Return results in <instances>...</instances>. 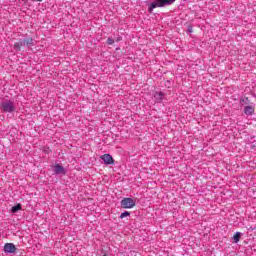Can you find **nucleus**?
<instances>
[{"label": "nucleus", "mask_w": 256, "mask_h": 256, "mask_svg": "<svg viewBox=\"0 0 256 256\" xmlns=\"http://www.w3.org/2000/svg\"><path fill=\"white\" fill-rule=\"evenodd\" d=\"M175 0H154V2L150 3L148 11L149 13H153V9L167 7V5H173Z\"/></svg>", "instance_id": "1"}, {"label": "nucleus", "mask_w": 256, "mask_h": 256, "mask_svg": "<svg viewBox=\"0 0 256 256\" xmlns=\"http://www.w3.org/2000/svg\"><path fill=\"white\" fill-rule=\"evenodd\" d=\"M1 110L3 113H13L15 111V103L11 100H7L1 103Z\"/></svg>", "instance_id": "2"}, {"label": "nucleus", "mask_w": 256, "mask_h": 256, "mask_svg": "<svg viewBox=\"0 0 256 256\" xmlns=\"http://www.w3.org/2000/svg\"><path fill=\"white\" fill-rule=\"evenodd\" d=\"M135 205H136V201L133 198H124L121 200L122 209H133Z\"/></svg>", "instance_id": "3"}, {"label": "nucleus", "mask_w": 256, "mask_h": 256, "mask_svg": "<svg viewBox=\"0 0 256 256\" xmlns=\"http://www.w3.org/2000/svg\"><path fill=\"white\" fill-rule=\"evenodd\" d=\"M17 251V247L13 243H6L4 245V253H15Z\"/></svg>", "instance_id": "4"}, {"label": "nucleus", "mask_w": 256, "mask_h": 256, "mask_svg": "<svg viewBox=\"0 0 256 256\" xmlns=\"http://www.w3.org/2000/svg\"><path fill=\"white\" fill-rule=\"evenodd\" d=\"M101 159L106 165H113V163H115V161L113 160V156H111L110 154H104Z\"/></svg>", "instance_id": "5"}, {"label": "nucleus", "mask_w": 256, "mask_h": 256, "mask_svg": "<svg viewBox=\"0 0 256 256\" xmlns=\"http://www.w3.org/2000/svg\"><path fill=\"white\" fill-rule=\"evenodd\" d=\"M54 173H56V175H65V168L59 164H56L54 166Z\"/></svg>", "instance_id": "6"}, {"label": "nucleus", "mask_w": 256, "mask_h": 256, "mask_svg": "<svg viewBox=\"0 0 256 256\" xmlns=\"http://www.w3.org/2000/svg\"><path fill=\"white\" fill-rule=\"evenodd\" d=\"M244 113L245 115H253V113H255V108L253 106H245Z\"/></svg>", "instance_id": "7"}, {"label": "nucleus", "mask_w": 256, "mask_h": 256, "mask_svg": "<svg viewBox=\"0 0 256 256\" xmlns=\"http://www.w3.org/2000/svg\"><path fill=\"white\" fill-rule=\"evenodd\" d=\"M24 47H31L33 45V38H27L22 41Z\"/></svg>", "instance_id": "8"}, {"label": "nucleus", "mask_w": 256, "mask_h": 256, "mask_svg": "<svg viewBox=\"0 0 256 256\" xmlns=\"http://www.w3.org/2000/svg\"><path fill=\"white\" fill-rule=\"evenodd\" d=\"M22 47H24L23 41H18L14 44V49H16V51H21Z\"/></svg>", "instance_id": "9"}, {"label": "nucleus", "mask_w": 256, "mask_h": 256, "mask_svg": "<svg viewBox=\"0 0 256 256\" xmlns=\"http://www.w3.org/2000/svg\"><path fill=\"white\" fill-rule=\"evenodd\" d=\"M234 243H239L241 240V232H236L235 235L233 236Z\"/></svg>", "instance_id": "10"}, {"label": "nucleus", "mask_w": 256, "mask_h": 256, "mask_svg": "<svg viewBox=\"0 0 256 256\" xmlns=\"http://www.w3.org/2000/svg\"><path fill=\"white\" fill-rule=\"evenodd\" d=\"M17 211H21V204H17L16 206H13L11 209L12 213H17Z\"/></svg>", "instance_id": "11"}, {"label": "nucleus", "mask_w": 256, "mask_h": 256, "mask_svg": "<svg viewBox=\"0 0 256 256\" xmlns=\"http://www.w3.org/2000/svg\"><path fill=\"white\" fill-rule=\"evenodd\" d=\"M154 97H155V99H157V101H161L163 99V93L156 92Z\"/></svg>", "instance_id": "12"}, {"label": "nucleus", "mask_w": 256, "mask_h": 256, "mask_svg": "<svg viewBox=\"0 0 256 256\" xmlns=\"http://www.w3.org/2000/svg\"><path fill=\"white\" fill-rule=\"evenodd\" d=\"M129 215H131V213L125 211L120 215V219H125V217H129Z\"/></svg>", "instance_id": "13"}, {"label": "nucleus", "mask_w": 256, "mask_h": 256, "mask_svg": "<svg viewBox=\"0 0 256 256\" xmlns=\"http://www.w3.org/2000/svg\"><path fill=\"white\" fill-rule=\"evenodd\" d=\"M107 43L108 45H113V43H115V40H113V38H108Z\"/></svg>", "instance_id": "14"}, {"label": "nucleus", "mask_w": 256, "mask_h": 256, "mask_svg": "<svg viewBox=\"0 0 256 256\" xmlns=\"http://www.w3.org/2000/svg\"><path fill=\"white\" fill-rule=\"evenodd\" d=\"M104 256H107V255H104Z\"/></svg>", "instance_id": "15"}]
</instances>
